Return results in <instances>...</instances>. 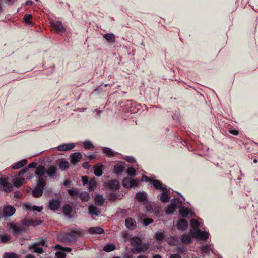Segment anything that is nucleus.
<instances>
[{
    "instance_id": "f257e3e1",
    "label": "nucleus",
    "mask_w": 258,
    "mask_h": 258,
    "mask_svg": "<svg viewBox=\"0 0 258 258\" xmlns=\"http://www.w3.org/2000/svg\"><path fill=\"white\" fill-rule=\"evenodd\" d=\"M85 233V230L72 227L70 231L62 234L59 237L61 239L60 242H76L78 237H82Z\"/></svg>"
},
{
    "instance_id": "f03ea898",
    "label": "nucleus",
    "mask_w": 258,
    "mask_h": 258,
    "mask_svg": "<svg viewBox=\"0 0 258 258\" xmlns=\"http://www.w3.org/2000/svg\"><path fill=\"white\" fill-rule=\"evenodd\" d=\"M154 188L160 191H162L161 194L158 195V198L162 203H167L170 201V192L168 190L167 186L160 182H157V184L154 185Z\"/></svg>"
},
{
    "instance_id": "7ed1b4c3",
    "label": "nucleus",
    "mask_w": 258,
    "mask_h": 258,
    "mask_svg": "<svg viewBox=\"0 0 258 258\" xmlns=\"http://www.w3.org/2000/svg\"><path fill=\"white\" fill-rule=\"evenodd\" d=\"M133 248L131 252L134 254L140 253L147 251L150 245V243H130Z\"/></svg>"
},
{
    "instance_id": "20e7f679",
    "label": "nucleus",
    "mask_w": 258,
    "mask_h": 258,
    "mask_svg": "<svg viewBox=\"0 0 258 258\" xmlns=\"http://www.w3.org/2000/svg\"><path fill=\"white\" fill-rule=\"evenodd\" d=\"M9 230L16 237L24 235L27 232L25 228H24L19 223H11L9 226Z\"/></svg>"
},
{
    "instance_id": "39448f33",
    "label": "nucleus",
    "mask_w": 258,
    "mask_h": 258,
    "mask_svg": "<svg viewBox=\"0 0 258 258\" xmlns=\"http://www.w3.org/2000/svg\"><path fill=\"white\" fill-rule=\"evenodd\" d=\"M190 233L195 236V238L203 241L207 240L210 236L208 231H202L200 229H190Z\"/></svg>"
},
{
    "instance_id": "423d86ee",
    "label": "nucleus",
    "mask_w": 258,
    "mask_h": 258,
    "mask_svg": "<svg viewBox=\"0 0 258 258\" xmlns=\"http://www.w3.org/2000/svg\"><path fill=\"white\" fill-rule=\"evenodd\" d=\"M125 105L126 107V110L131 113L135 114L142 109V106L141 104L137 103L132 100H127Z\"/></svg>"
},
{
    "instance_id": "0eeeda50",
    "label": "nucleus",
    "mask_w": 258,
    "mask_h": 258,
    "mask_svg": "<svg viewBox=\"0 0 258 258\" xmlns=\"http://www.w3.org/2000/svg\"><path fill=\"white\" fill-rule=\"evenodd\" d=\"M8 177L0 178V187H3L6 192H10L13 190V185L8 182Z\"/></svg>"
},
{
    "instance_id": "6e6552de",
    "label": "nucleus",
    "mask_w": 258,
    "mask_h": 258,
    "mask_svg": "<svg viewBox=\"0 0 258 258\" xmlns=\"http://www.w3.org/2000/svg\"><path fill=\"white\" fill-rule=\"evenodd\" d=\"M51 26L54 29L55 32L59 33L60 35H62L66 31V28L60 21H57L51 22Z\"/></svg>"
},
{
    "instance_id": "1a4fd4ad",
    "label": "nucleus",
    "mask_w": 258,
    "mask_h": 258,
    "mask_svg": "<svg viewBox=\"0 0 258 258\" xmlns=\"http://www.w3.org/2000/svg\"><path fill=\"white\" fill-rule=\"evenodd\" d=\"M179 215L183 218L188 217V216H194L195 213L194 211L190 210V208L181 205L179 208Z\"/></svg>"
},
{
    "instance_id": "9d476101",
    "label": "nucleus",
    "mask_w": 258,
    "mask_h": 258,
    "mask_svg": "<svg viewBox=\"0 0 258 258\" xmlns=\"http://www.w3.org/2000/svg\"><path fill=\"white\" fill-rule=\"evenodd\" d=\"M135 198L137 201L144 204H147L149 202L147 194L143 191L137 192L135 195Z\"/></svg>"
},
{
    "instance_id": "9b49d317",
    "label": "nucleus",
    "mask_w": 258,
    "mask_h": 258,
    "mask_svg": "<svg viewBox=\"0 0 258 258\" xmlns=\"http://www.w3.org/2000/svg\"><path fill=\"white\" fill-rule=\"evenodd\" d=\"M106 186L108 189L115 191L119 188L120 184L118 180L112 179L109 180L106 183Z\"/></svg>"
},
{
    "instance_id": "f8f14e48",
    "label": "nucleus",
    "mask_w": 258,
    "mask_h": 258,
    "mask_svg": "<svg viewBox=\"0 0 258 258\" xmlns=\"http://www.w3.org/2000/svg\"><path fill=\"white\" fill-rule=\"evenodd\" d=\"M61 206V201L59 199H52L49 202L48 207L52 211H56L58 210Z\"/></svg>"
},
{
    "instance_id": "ddd939ff",
    "label": "nucleus",
    "mask_w": 258,
    "mask_h": 258,
    "mask_svg": "<svg viewBox=\"0 0 258 258\" xmlns=\"http://www.w3.org/2000/svg\"><path fill=\"white\" fill-rule=\"evenodd\" d=\"M16 212L15 208L13 206L7 205L4 207L3 214L4 217H10Z\"/></svg>"
},
{
    "instance_id": "4468645a",
    "label": "nucleus",
    "mask_w": 258,
    "mask_h": 258,
    "mask_svg": "<svg viewBox=\"0 0 258 258\" xmlns=\"http://www.w3.org/2000/svg\"><path fill=\"white\" fill-rule=\"evenodd\" d=\"M125 162L123 161H120L118 164H116L113 166V172L116 175L121 174L125 169L124 166Z\"/></svg>"
},
{
    "instance_id": "2eb2a0df",
    "label": "nucleus",
    "mask_w": 258,
    "mask_h": 258,
    "mask_svg": "<svg viewBox=\"0 0 258 258\" xmlns=\"http://www.w3.org/2000/svg\"><path fill=\"white\" fill-rule=\"evenodd\" d=\"M72 212L73 208L70 204H66L63 206L62 212L66 217L69 219L74 217V216L71 215Z\"/></svg>"
},
{
    "instance_id": "dca6fc26",
    "label": "nucleus",
    "mask_w": 258,
    "mask_h": 258,
    "mask_svg": "<svg viewBox=\"0 0 258 258\" xmlns=\"http://www.w3.org/2000/svg\"><path fill=\"white\" fill-rule=\"evenodd\" d=\"M88 214L91 216L95 215L98 216L101 214L100 210L99 208L95 206L93 204H91L88 206Z\"/></svg>"
},
{
    "instance_id": "f3484780",
    "label": "nucleus",
    "mask_w": 258,
    "mask_h": 258,
    "mask_svg": "<svg viewBox=\"0 0 258 258\" xmlns=\"http://www.w3.org/2000/svg\"><path fill=\"white\" fill-rule=\"evenodd\" d=\"M45 243H33V244L30 246V249H33L35 253L38 254H42L44 251L42 247H39V245L44 246Z\"/></svg>"
},
{
    "instance_id": "a211bd4d",
    "label": "nucleus",
    "mask_w": 258,
    "mask_h": 258,
    "mask_svg": "<svg viewBox=\"0 0 258 258\" xmlns=\"http://www.w3.org/2000/svg\"><path fill=\"white\" fill-rule=\"evenodd\" d=\"M82 157V156L80 152H78L72 153L70 155V162L72 164L76 165L79 162Z\"/></svg>"
},
{
    "instance_id": "6ab92c4d",
    "label": "nucleus",
    "mask_w": 258,
    "mask_h": 258,
    "mask_svg": "<svg viewBox=\"0 0 258 258\" xmlns=\"http://www.w3.org/2000/svg\"><path fill=\"white\" fill-rule=\"evenodd\" d=\"M125 225L130 230H134L137 226L136 221L132 218H127L125 219Z\"/></svg>"
},
{
    "instance_id": "aec40b11",
    "label": "nucleus",
    "mask_w": 258,
    "mask_h": 258,
    "mask_svg": "<svg viewBox=\"0 0 258 258\" xmlns=\"http://www.w3.org/2000/svg\"><path fill=\"white\" fill-rule=\"evenodd\" d=\"M75 147L74 143H65L59 145L57 147V149L60 151H65L68 150H71L74 149Z\"/></svg>"
},
{
    "instance_id": "412c9836",
    "label": "nucleus",
    "mask_w": 258,
    "mask_h": 258,
    "mask_svg": "<svg viewBox=\"0 0 258 258\" xmlns=\"http://www.w3.org/2000/svg\"><path fill=\"white\" fill-rule=\"evenodd\" d=\"M35 173L39 178L45 177L44 174L46 173L45 167L41 164L39 165L35 171Z\"/></svg>"
},
{
    "instance_id": "4be33fe9",
    "label": "nucleus",
    "mask_w": 258,
    "mask_h": 258,
    "mask_svg": "<svg viewBox=\"0 0 258 258\" xmlns=\"http://www.w3.org/2000/svg\"><path fill=\"white\" fill-rule=\"evenodd\" d=\"M188 226L187 221L185 219H180L177 223V228L181 231L185 230Z\"/></svg>"
},
{
    "instance_id": "5701e85b",
    "label": "nucleus",
    "mask_w": 258,
    "mask_h": 258,
    "mask_svg": "<svg viewBox=\"0 0 258 258\" xmlns=\"http://www.w3.org/2000/svg\"><path fill=\"white\" fill-rule=\"evenodd\" d=\"M95 204L99 206H102L104 205L105 199L103 196L101 194H96L94 198Z\"/></svg>"
},
{
    "instance_id": "b1692460",
    "label": "nucleus",
    "mask_w": 258,
    "mask_h": 258,
    "mask_svg": "<svg viewBox=\"0 0 258 258\" xmlns=\"http://www.w3.org/2000/svg\"><path fill=\"white\" fill-rule=\"evenodd\" d=\"M57 170V166L55 165H50L47 170H46V174L49 177H54Z\"/></svg>"
},
{
    "instance_id": "393cba45",
    "label": "nucleus",
    "mask_w": 258,
    "mask_h": 258,
    "mask_svg": "<svg viewBox=\"0 0 258 258\" xmlns=\"http://www.w3.org/2000/svg\"><path fill=\"white\" fill-rule=\"evenodd\" d=\"M59 168L62 171H65L69 167V163L64 159H61L57 162Z\"/></svg>"
},
{
    "instance_id": "a878e982",
    "label": "nucleus",
    "mask_w": 258,
    "mask_h": 258,
    "mask_svg": "<svg viewBox=\"0 0 258 258\" xmlns=\"http://www.w3.org/2000/svg\"><path fill=\"white\" fill-rule=\"evenodd\" d=\"M94 174L97 177H100L103 174L102 166L100 164H96L93 167Z\"/></svg>"
},
{
    "instance_id": "bb28decb",
    "label": "nucleus",
    "mask_w": 258,
    "mask_h": 258,
    "mask_svg": "<svg viewBox=\"0 0 258 258\" xmlns=\"http://www.w3.org/2000/svg\"><path fill=\"white\" fill-rule=\"evenodd\" d=\"M46 176L45 177L39 178L37 180L36 187L44 190L45 186L46 185Z\"/></svg>"
},
{
    "instance_id": "cd10ccee",
    "label": "nucleus",
    "mask_w": 258,
    "mask_h": 258,
    "mask_svg": "<svg viewBox=\"0 0 258 258\" xmlns=\"http://www.w3.org/2000/svg\"><path fill=\"white\" fill-rule=\"evenodd\" d=\"M88 232L91 234H101L104 233V230L101 227H94L89 228Z\"/></svg>"
},
{
    "instance_id": "c85d7f7f",
    "label": "nucleus",
    "mask_w": 258,
    "mask_h": 258,
    "mask_svg": "<svg viewBox=\"0 0 258 258\" xmlns=\"http://www.w3.org/2000/svg\"><path fill=\"white\" fill-rule=\"evenodd\" d=\"M164 231L161 229L158 230L155 234L154 238L157 241H161L165 238Z\"/></svg>"
},
{
    "instance_id": "c756f323",
    "label": "nucleus",
    "mask_w": 258,
    "mask_h": 258,
    "mask_svg": "<svg viewBox=\"0 0 258 258\" xmlns=\"http://www.w3.org/2000/svg\"><path fill=\"white\" fill-rule=\"evenodd\" d=\"M27 163L26 159H24L21 161H19L12 166V168L13 169H18L22 167Z\"/></svg>"
},
{
    "instance_id": "7c9ffc66",
    "label": "nucleus",
    "mask_w": 258,
    "mask_h": 258,
    "mask_svg": "<svg viewBox=\"0 0 258 258\" xmlns=\"http://www.w3.org/2000/svg\"><path fill=\"white\" fill-rule=\"evenodd\" d=\"M103 38L109 43H113L115 41V37L113 33H106L103 35Z\"/></svg>"
},
{
    "instance_id": "2f4dec72",
    "label": "nucleus",
    "mask_w": 258,
    "mask_h": 258,
    "mask_svg": "<svg viewBox=\"0 0 258 258\" xmlns=\"http://www.w3.org/2000/svg\"><path fill=\"white\" fill-rule=\"evenodd\" d=\"M177 208L173 206V204H169L165 208V212L166 215H172L176 211Z\"/></svg>"
},
{
    "instance_id": "473e14b6",
    "label": "nucleus",
    "mask_w": 258,
    "mask_h": 258,
    "mask_svg": "<svg viewBox=\"0 0 258 258\" xmlns=\"http://www.w3.org/2000/svg\"><path fill=\"white\" fill-rule=\"evenodd\" d=\"M103 153L107 157H111L115 155V152L109 147H104L102 149Z\"/></svg>"
},
{
    "instance_id": "72a5a7b5",
    "label": "nucleus",
    "mask_w": 258,
    "mask_h": 258,
    "mask_svg": "<svg viewBox=\"0 0 258 258\" xmlns=\"http://www.w3.org/2000/svg\"><path fill=\"white\" fill-rule=\"evenodd\" d=\"M79 197L82 202H87L90 199L89 194L87 191L79 192Z\"/></svg>"
},
{
    "instance_id": "f704fd0d",
    "label": "nucleus",
    "mask_w": 258,
    "mask_h": 258,
    "mask_svg": "<svg viewBox=\"0 0 258 258\" xmlns=\"http://www.w3.org/2000/svg\"><path fill=\"white\" fill-rule=\"evenodd\" d=\"M67 192L70 196L73 197V199H75V197L79 195L80 190L77 188L72 187L68 189Z\"/></svg>"
},
{
    "instance_id": "c9c22d12",
    "label": "nucleus",
    "mask_w": 258,
    "mask_h": 258,
    "mask_svg": "<svg viewBox=\"0 0 258 258\" xmlns=\"http://www.w3.org/2000/svg\"><path fill=\"white\" fill-rule=\"evenodd\" d=\"M141 181L149 182L152 183L153 187L157 184V182H160L161 181L157 179H151L150 178L146 176L145 175H143Z\"/></svg>"
},
{
    "instance_id": "e433bc0d",
    "label": "nucleus",
    "mask_w": 258,
    "mask_h": 258,
    "mask_svg": "<svg viewBox=\"0 0 258 258\" xmlns=\"http://www.w3.org/2000/svg\"><path fill=\"white\" fill-rule=\"evenodd\" d=\"M43 190H44L36 186L32 190V194L34 197L38 198L42 195Z\"/></svg>"
},
{
    "instance_id": "4c0bfd02",
    "label": "nucleus",
    "mask_w": 258,
    "mask_h": 258,
    "mask_svg": "<svg viewBox=\"0 0 258 258\" xmlns=\"http://www.w3.org/2000/svg\"><path fill=\"white\" fill-rule=\"evenodd\" d=\"M116 246L113 243H107L103 247V250L106 252H110L115 249Z\"/></svg>"
},
{
    "instance_id": "58836bf2",
    "label": "nucleus",
    "mask_w": 258,
    "mask_h": 258,
    "mask_svg": "<svg viewBox=\"0 0 258 258\" xmlns=\"http://www.w3.org/2000/svg\"><path fill=\"white\" fill-rule=\"evenodd\" d=\"M131 178L124 177L122 181V185L125 188H131Z\"/></svg>"
},
{
    "instance_id": "ea45409f",
    "label": "nucleus",
    "mask_w": 258,
    "mask_h": 258,
    "mask_svg": "<svg viewBox=\"0 0 258 258\" xmlns=\"http://www.w3.org/2000/svg\"><path fill=\"white\" fill-rule=\"evenodd\" d=\"M88 190L90 191H93L97 187V183L95 180V178H90V181L88 183Z\"/></svg>"
},
{
    "instance_id": "a19ab883",
    "label": "nucleus",
    "mask_w": 258,
    "mask_h": 258,
    "mask_svg": "<svg viewBox=\"0 0 258 258\" xmlns=\"http://www.w3.org/2000/svg\"><path fill=\"white\" fill-rule=\"evenodd\" d=\"M24 179L23 178H15L13 180V186H14L16 187H20L22 186L24 183Z\"/></svg>"
},
{
    "instance_id": "79ce46f5",
    "label": "nucleus",
    "mask_w": 258,
    "mask_h": 258,
    "mask_svg": "<svg viewBox=\"0 0 258 258\" xmlns=\"http://www.w3.org/2000/svg\"><path fill=\"white\" fill-rule=\"evenodd\" d=\"M192 238H195V236L190 233V230L187 234L184 235L180 242H192L191 240Z\"/></svg>"
},
{
    "instance_id": "37998d69",
    "label": "nucleus",
    "mask_w": 258,
    "mask_h": 258,
    "mask_svg": "<svg viewBox=\"0 0 258 258\" xmlns=\"http://www.w3.org/2000/svg\"><path fill=\"white\" fill-rule=\"evenodd\" d=\"M32 18V16L31 14H25L23 18L24 21L26 24L32 26L33 23L31 21Z\"/></svg>"
},
{
    "instance_id": "c03bdc74",
    "label": "nucleus",
    "mask_w": 258,
    "mask_h": 258,
    "mask_svg": "<svg viewBox=\"0 0 258 258\" xmlns=\"http://www.w3.org/2000/svg\"><path fill=\"white\" fill-rule=\"evenodd\" d=\"M190 225L191 227L192 228V229H200V223L197 220L195 219H192L190 220Z\"/></svg>"
},
{
    "instance_id": "a18cd8bd",
    "label": "nucleus",
    "mask_w": 258,
    "mask_h": 258,
    "mask_svg": "<svg viewBox=\"0 0 258 258\" xmlns=\"http://www.w3.org/2000/svg\"><path fill=\"white\" fill-rule=\"evenodd\" d=\"M170 204H173V206H174V207H176L177 208H179V206L182 205V201L178 198H173L171 200Z\"/></svg>"
},
{
    "instance_id": "49530a36",
    "label": "nucleus",
    "mask_w": 258,
    "mask_h": 258,
    "mask_svg": "<svg viewBox=\"0 0 258 258\" xmlns=\"http://www.w3.org/2000/svg\"><path fill=\"white\" fill-rule=\"evenodd\" d=\"M127 175L131 177H134L136 175V171L133 167H129L126 169Z\"/></svg>"
},
{
    "instance_id": "de8ad7c7",
    "label": "nucleus",
    "mask_w": 258,
    "mask_h": 258,
    "mask_svg": "<svg viewBox=\"0 0 258 258\" xmlns=\"http://www.w3.org/2000/svg\"><path fill=\"white\" fill-rule=\"evenodd\" d=\"M3 258H19V257L15 253L6 252L3 256Z\"/></svg>"
},
{
    "instance_id": "09e8293b",
    "label": "nucleus",
    "mask_w": 258,
    "mask_h": 258,
    "mask_svg": "<svg viewBox=\"0 0 258 258\" xmlns=\"http://www.w3.org/2000/svg\"><path fill=\"white\" fill-rule=\"evenodd\" d=\"M84 148L86 149H90L94 148L92 142L89 140H86L83 142Z\"/></svg>"
},
{
    "instance_id": "8fccbe9b",
    "label": "nucleus",
    "mask_w": 258,
    "mask_h": 258,
    "mask_svg": "<svg viewBox=\"0 0 258 258\" xmlns=\"http://www.w3.org/2000/svg\"><path fill=\"white\" fill-rule=\"evenodd\" d=\"M11 239V236L8 234H1L0 242H8Z\"/></svg>"
},
{
    "instance_id": "3c124183",
    "label": "nucleus",
    "mask_w": 258,
    "mask_h": 258,
    "mask_svg": "<svg viewBox=\"0 0 258 258\" xmlns=\"http://www.w3.org/2000/svg\"><path fill=\"white\" fill-rule=\"evenodd\" d=\"M55 256L57 258H66V254L61 250V248H60V250L56 252Z\"/></svg>"
},
{
    "instance_id": "603ef678",
    "label": "nucleus",
    "mask_w": 258,
    "mask_h": 258,
    "mask_svg": "<svg viewBox=\"0 0 258 258\" xmlns=\"http://www.w3.org/2000/svg\"><path fill=\"white\" fill-rule=\"evenodd\" d=\"M170 246L176 245L178 247V250L181 253H183L186 251V248L184 246H179L177 244H180L181 243H168Z\"/></svg>"
},
{
    "instance_id": "864d4df0",
    "label": "nucleus",
    "mask_w": 258,
    "mask_h": 258,
    "mask_svg": "<svg viewBox=\"0 0 258 258\" xmlns=\"http://www.w3.org/2000/svg\"><path fill=\"white\" fill-rule=\"evenodd\" d=\"M32 220H30L27 218H24L22 221V223L23 225L26 226L28 227L32 226Z\"/></svg>"
},
{
    "instance_id": "5fc2aeb1",
    "label": "nucleus",
    "mask_w": 258,
    "mask_h": 258,
    "mask_svg": "<svg viewBox=\"0 0 258 258\" xmlns=\"http://www.w3.org/2000/svg\"><path fill=\"white\" fill-rule=\"evenodd\" d=\"M103 92V85H99L97 87V88L94 90L93 93H95L96 94H102Z\"/></svg>"
},
{
    "instance_id": "6e6d98bb",
    "label": "nucleus",
    "mask_w": 258,
    "mask_h": 258,
    "mask_svg": "<svg viewBox=\"0 0 258 258\" xmlns=\"http://www.w3.org/2000/svg\"><path fill=\"white\" fill-rule=\"evenodd\" d=\"M257 236H258V230L257 226H255V228L253 229L252 231V236L254 238V241H258V239L257 238Z\"/></svg>"
},
{
    "instance_id": "4d7b16f0",
    "label": "nucleus",
    "mask_w": 258,
    "mask_h": 258,
    "mask_svg": "<svg viewBox=\"0 0 258 258\" xmlns=\"http://www.w3.org/2000/svg\"><path fill=\"white\" fill-rule=\"evenodd\" d=\"M117 199V193L111 192L109 195L108 200L111 201H114Z\"/></svg>"
},
{
    "instance_id": "13d9d810",
    "label": "nucleus",
    "mask_w": 258,
    "mask_h": 258,
    "mask_svg": "<svg viewBox=\"0 0 258 258\" xmlns=\"http://www.w3.org/2000/svg\"><path fill=\"white\" fill-rule=\"evenodd\" d=\"M143 224L145 226H148L149 224L153 222V220L151 218H145L143 219Z\"/></svg>"
},
{
    "instance_id": "bf43d9fd",
    "label": "nucleus",
    "mask_w": 258,
    "mask_h": 258,
    "mask_svg": "<svg viewBox=\"0 0 258 258\" xmlns=\"http://www.w3.org/2000/svg\"><path fill=\"white\" fill-rule=\"evenodd\" d=\"M81 178L82 182L84 185L88 184L90 179V178H89L87 176H82Z\"/></svg>"
},
{
    "instance_id": "052dcab7",
    "label": "nucleus",
    "mask_w": 258,
    "mask_h": 258,
    "mask_svg": "<svg viewBox=\"0 0 258 258\" xmlns=\"http://www.w3.org/2000/svg\"><path fill=\"white\" fill-rule=\"evenodd\" d=\"M32 226L35 227L36 226L39 225L42 223V221L40 219H35L32 220Z\"/></svg>"
},
{
    "instance_id": "680f3d73",
    "label": "nucleus",
    "mask_w": 258,
    "mask_h": 258,
    "mask_svg": "<svg viewBox=\"0 0 258 258\" xmlns=\"http://www.w3.org/2000/svg\"><path fill=\"white\" fill-rule=\"evenodd\" d=\"M124 159L129 163H133L136 162V159L131 156H127Z\"/></svg>"
},
{
    "instance_id": "e2e57ef3",
    "label": "nucleus",
    "mask_w": 258,
    "mask_h": 258,
    "mask_svg": "<svg viewBox=\"0 0 258 258\" xmlns=\"http://www.w3.org/2000/svg\"><path fill=\"white\" fill-rule=\"evenodd\" d=\"M43 209V206H38L36 205H33L32 208V211H37L38 212H41Z\"/></svg>"
},
{
    "instance_id": "0e129e2a",
    "label": "nucleus",
    "mask_w": 258,
    "mask_h": 258,
    "mask_svg": "<svg viewBox=\"0 0 258 258\" xmlns=\"http://www.w3.org/2000/svg\"><path fill=\"white\" fill-rule=\"evenodd\" d=\"M131 185L132 186V188L137 187L139 185V181L137 179H132L131 178Z\"/></svg>"
},
{
    "instance_id": "69168bd1",
    "label": "nucleus",
    "mask_w": 258,
    "mask_h": 258,
    "mask_svg": "<svg viewBox=\"0 0 258 258\" xmlns=\"http://www.w3.org/2000/svg\"><path fill=\"white\" fill-rule=\"evenodd\" d=\"M37 163L35 162H32L30 163H29L26 168H28V169L29 168H36L38 167L37 166Z\"/></svg>"
},
{
    "instance_id": "338daca9",
    "label": "nucleus",
    "mask_w": 258,
    "mask_h": 258,
    "mask_svg": "<svg viewBox=\"0 0 258 258\" xmlns=\"http://www.w3.org/2000/svg\"><path fill=\"white\" fill-rule=\"evenodd\" d=\"M28 170V168L25 167L21 169L17 174V176H20L26 173Z\"/></svg>"
},
{
    "instance_id": "774afa93",
    "label": "nucleus",
    "mask_w": 258,
    "mask_h": 258,
    "mask_svg": "<svg viewBox=\"0 0 258 258\" xmlns=\"http://www.w3.org/2000/svg\"><path fill=\"white\" fill-rule=\"evenodd\" d=\"M201 251L204 253H209V246L208 245H205V246H203L202 249H201Z\"/></svg>"
}]
</instances>
